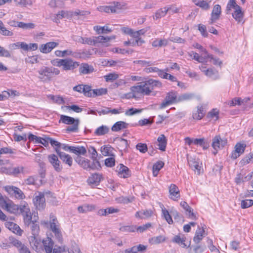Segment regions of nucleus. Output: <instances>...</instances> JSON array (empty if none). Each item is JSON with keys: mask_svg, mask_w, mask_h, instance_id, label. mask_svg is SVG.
I'll use <instances>...</instances> for the list:
<instances>
[{"mask_svg": "<svg viewBox=\"0 0 253 253\" xmlns=\"http://www.w3.org/2000/svg\"><path fill=\"white\" fill-rule=\"evenodd\" d=\"M114 148L111 146L104 145L101 147L100 151L102 154L104 156H114L115 157L113 152Z\"/></svg>", "mask_w": 253, "mask_h": 253, "instance_id": "72a5a7b5", "label": "nucleus"}, {"mask_svg": "<svg viewBox=\"0 0 253 253\" xmlns=\"http://www.w3.org/2000/svg\"><path fill=\"white\" fill-rule=\"evenodd\" d=\"M166 238L162 235L153 237L149 239V242L151 244H158L165 242Z\"/></svg>", "mask_w": 253, "mask_h": 253, "instance_id": "8fccbe9b", "label": "nucleus"}, {"mask_svg": "<svg viewBox=\"0 0 253 253\" xmlns=\"http://www.w3.org/2000/svg\"><path fill=\"white\" fill-rule=\"evenodd\" d=\"M72 153L80 155L85 156L86 153V149L84 146H73Z\"/></svg>", "mask_w": 253, "mask_h": 253, "instance_id": "09e8293b", "label": "nucleus"}, {"mask_svg": "<svg viewBox=\"0 0 253 253\" xmlns=\"http://www.w3.org/2000/svg\"><path fill=\"white\" fill-rule=\"evenodd\" d=\"M232 8L234 9V11L232 13L233 17L237 22H242L244 17V12L242 11L241 7L239 5L236 4Z\"/></svg>", "mask_w": 253, "mask_h": 253, "instance_id": "4be33fe9", "label": "nucleus"}, {"mask_svg": "<svg viewBox=\"0 0 253 253\" xmlns=\"http://www.w3.org/2000/svg\"><path fill=\"white\" fill-rule=\"evenodd\" d=\"M157 140L159 142V149L162 151H165L167 144V139L165 135L161 134L158 138Z\"/></svg>", "mask_w": 253, "mask_h": 253, "instance_id": "58836bf2", "label": "nucleus"}, {"mask_svg": "<svg viewBox=\"0 0 253 253\" xmlns=\"http://www.w3.org/2000/svg\"><path fill=\"white\" fill-rule=\"evenodd\" d=\"M122 6L120 2H115L112 5L100 6L98 9L100 11L107 13H117L119 10L122 9Z\"/></svg>", "mask_w": 253, "mask_h": 253, "instance_id": "ddd939ff", "label": "nucleus"}, {"mask_svg": "<svg viewBox=\"0 0 253 253\" xmlns=\"http://www.w3.org/2000/svg\"><path fill=\"white\" fill-rule=\"evenodd\" d=\"M168 41L166 39H155L152 43L154 47H162L165 46L168 44Z\"/></svg>", "mask_w": 253, "mask_h": 253, "instance_id": "de8ad7c7", "label": "nucleus"}, {"mask_svg": "<svg viewBox=\"0 0 253 253\" xmlns=\"http://www.w3.org/2000/svg\"><path fill=\"white\" fill-rule=\"evenodd\" d=\"M105 165L107 167H113L115 165V157L111 156L110 158H108L105 160Z\"/></svg>", "mask_w": 253, "mask_h": 253, "instance_id": "338daca9", "label": "nucleus"}, {"mask_svg": "<svg viewBox=\"0 0 253 253\" xmlns=\"http://www.w3.org/2000/svg\"><path fill=\"white\" fill-rule=\"evenodd\" d=\"M162 213L164 218L166 219L169 224H171L173 223V220L171 216L169 214V211L165 208L162 209Z\"/></svg>", "mask_w": 253, "mask_h": 253, "instance_id": "6e6d98bb", "label": "nucleus"}, {"mask_svg": "<svg viewBox=\"0 0 253 253\" xmlns=\"http://www.w3.org/2000/svg\"><path fill=\"white\" fill-rule=\"evenodd\" d=\"M227 143L226 138H221L219 135H216L212 139L211 146L215 151H218L224 148Z\"/></svg>", "mask_w": 253, "mask_h": 253, "instance_id": "6e6552de", "label": "nucleus"}, {"mask_svg": "<svg viewBox=\"0 0 253 253\" xmlns=\"http://www.w3.org/2000/svg\"><path fill=\"white\" fill-rule=\"evenodd\" d=\"M20 208H21V205L18 206L9 203H6L5 205V209L10 213H16L20 212Z\"/></svg>", "mask_w": 253, "mask_h": 253, "instance_id": "4c0bfd02", "label": "nucleus"}, {"mask_svg": "<svg viewBox=\"0 0 253 253\" xmlns=\"http://www.w3.org/2000/svg\"><path fill=\"white\" fill-rule=\"evenodd\" d=\"M219 110L216 108L212 109L207 114V117L209 118H215V120H218L219 118Z\"/></svg>", "mask_w": 253, "mask_h": 253, "instance_id": "13d9d810", "label": "nucleus"}, {"mask_svg": "<svg viewBox=\"0 0 253 253\" xmlns=\"http://www.w3.org/2000/svg\"><path fill=\"white\" fill-rule=\"evenodd\" d=\"M91 94L93 95H105L107 93V89L106 88H100L99 89H92Z\"/></svg>", "mask_w": 253, "mask_h": 253, "instance_id": "e2e57ef3", "label": "nucleus"}, {"mask_svg": "<svg viewBox=\"0 0 253 253\" xmlns=\"http://www.w3.org/2000/svg\"><path fill=\"white\" fill-rule=\"evenodd\" d=\"M39 78L43 81H47L50 80L55 75L59 74L60 71L57 69L52 67H43L39 71Z\"/></svg>", "mask_w": 253, "mask_h": 253, "instance_id": "f03ea898", "label": "nucleus"}, {"mask_svg": "<svg viewBox=\"0 0 253 253\" xmlns=\"http://www.w3.org/2000/svg\"><path fill=\"white\" fill-rule=\"evenodd\" d=\"M194 144L202 147L204 150H206L209 147V144L208 141L204 137L194 138Z\"/></svg>", "mask_w": 253, "mask_h": 253, "instance_id": "2f4dec72", "label": "nucleus"}, {"mask_svg": "<svg viewBox=\"0 0 253 253\" xmlns=\"http://www.w3.org/2000/svg\"><path fill=\"white\" fill-rule=\"evenodd\" d=\"M169 9L170 8L165 7L158 10L155 13V15L153 17V18L154 19H158L164 17Z\"/></svg>", "mask_w": 253, "mask_h": 253, "instance_id": "c03bdc74", "label": "nucleus"}, {"mask_svg": "<svg viewBox=\"0 0 253 253\" xmlns=\"http://www.w3.org/2000/svg\"><path fill=\"white\" fill-rule=\"evenodd\" d=\"M208 109V102L199 103L192 111L193 119L196 121L202 120L205 117Z\"/></svg>", "mask_w": 253, "mask_h": 253, "instance_id": "20e7f679", "label": "nucleus"}, {"mask_svg": "<svg viewBox=\"0 0 253 253\" xmlns=\"http://www.w3.org/2000/svg\"><path fill=\"white\" fill-rule=\"evenodd\" d=\"M162 85L161 82L157 80L149 79L144 82L140 83L139 85L131 86V91L133 93L149 94L153 90Z\"/></svg>", "mask_w": 253, "mask_h": 253, "instance_id": "f257e3e1", "label": "nucleus"}, {"mask_svg": "<svg viewBox=\"0 0 253 253\" xmlns=\"http://www.w3.org/2000/svg\"><path fill=\"white\" fill-rule=\"evenodd\" d=\"M186 238L184 237H181L179 235H175L173 238L172 241L178 244L182 248L187 247V245L185 243Z\"/></svg>", "mask_w": 253, "mask_h": 253, "instance_id": "37998d69", "label": "nucleus"}, {"mask_svg": "<svg viewBox=\"0 0 253 253\" xmlns=\"http://www.w3.org/2000/svg\"><path fill=\"white\" fill-rule=\"evenodd\" d=\"M206 235L204 227H200V226H198L193 238V241L196 244H198Z\"/></svg>", "mask_w": 253, "mask_h": 253, "instance_id": "393cba45", "label": "nucleus"}, {"mask_svg": "<svg viewBox=\"0 0 253 253\" xmlns=\"http://www.w3.org/2000/svg\"><path fill=\"white\" fill-rule=\"evenodd\" d=\"M244 103V99L239 97H235L232 100L228 102V105L230 106H234L237 105H241Z\"/></svg>", "mask_w": 253, "mask_h": 253, "instance_id": "5fc2aeb1", "label": "nucleus"}, {"mask_svg": "<svg viewBox=\"0 0 253 253\" xmlns=\"http://www.w3.org/2000/svg\"><path fill=\"white\" fill-rule=\"evenodd\" d=\"M136 229V226H123L120 228V230L124 232H133Z\"/></svg>", "mask_w": 253, "mask_h": 253, "instance_id": "052dcab7", "label": "nucleus"}, {"mask_svg": "<svg viewBox=\"0 0 253 253\" xmlns=\"http://www.w3.org/2000/svg\"><path fill=\"white\" fill-rule=\"evenodd\" d=\"M109 131V128L106 126H101L97 128L94 132L96 136H101L107 134Z\"/></svg>", "mask_w": 253, "mask_h": 253, "instance_id": "a18cd8bd", "label": "nucleus"}, {"mask_svg": "<svg viewBox=\"0 0 253 253\" xmlns=\"http://www.w3.org/2000/svg\"><path fill=\"white\" fill-rule=\"evenodd\" d=\"M0 34L3 36L8 37L12 36L13 35V33L7 30L1 20H0Z\"/></svg>", "mask_w": 253, "mask_h": 253, "instance_id": "49530a36", "label": "nucleus"}, {"mask_svg": "<svg viewBox=\"0 0 253 253\" xmlns=\"http://www.w3.org/2000/svg\"><path fill=\"white\" fill-rule=\"evenodd\" d=\"M5 225L6 228H7L9 230L11 231L15 234L18 235H22L23 231L16 223H14L12 222L7 221L5 223Z\"/></svg>", "mask_w": 253, "mask_h": 253, "instance_id": "a878e982", "label": "nucleus"}, {"mask_svg": "<svg viewBox=\"0 0 253 253\" xmlns=\"http://www.w3.org/2000/svg\"><path fill=\"white\" fill-rule=\"evenodd\" d=\"M44 250L46 253H51L54 242L51 238L47 237L42 241Z\"/></svg>", "mask_w": 253, "mask_h": 253, "instance_id": "bb28decb", "label": "nucleus"}, {"mask_svg": "<svg viewBox=\"0 0 253 253\" xmlns=\"http://www.w3.org/2000/svg\"><path fill=\"white\" fill-rule=\"evenodd\" d=\"M58 156L63 162L68 165L69 167L72 166L73 159L71 156L63 152H59Z\"/></svg>", "mask_w": 253, "mask_h": 253, "instance_id": "c756f323", "label": "nucleus"}, {"mask_svg": "<svg viewBox=\"0 0 253 253\" xmlns=\"http://www.w3.org/2000/svg\"><path fill=\"white\" fill-rule=\"evenodd\" d=\"M192 96H166L164 101L160 106V109H163L166 106L174 103H177L182 101L188 100L191 99Z\"/></svg>", "mask_w": 253, "mask_h": 253, "instance_id": "423d86ee", "label": "nucleus"}, {"mask_svg": "<svg viewBox=\"0 0 253 253\" xmlns=\"http://www.w3.org/2000/svg\"><path fill=\"white\" fill-rule=\"evenodd\" d=\"M253 205L252 200L246 199L241 201V207L242 209H247Z\"/></svg>", "mask_w": 253, "mask_h": 253, "instance_id": "69168bd1", "label": "nucleus"}, {"mask_svg": "<svg viewBox=\"0 0 253 253\" xmlns=\"http://www.w3.org/2000/svg\"><path fill=\"white\" fill-rule=\"evenodd\" d=\"M49 96L50 97V99L53 101V102L56 103L59 105L64 104L65 103L63 98H62L60 96Z\"/></svg>", "mask_w": 253, "mask_h": 253, "instance_id": "0e129e2a", "label": "nucleus"}, {"mask_svg": "<svg viewBox=\"0 0 253 253\" xmlns=\"http://www.w3.org/2000/svg\"><path fill=\"white\" fill-rule=\"evenodd\" d=\"M79 65L78 62L73 61L70 58L64 59L62 60V66L64 70H71L76 68Z\"/></svg>", "mask_w": 253, "mask_h": 253, "instance_id": "f3484780", "label": "nucleus"}, {"mask_svg": "<svg viewBox=\"0 0 253 253\" xmlns=\"http://www.w3.org/2000/svg\"><path fill=\"white\" fill-rule=\"evenodd\" d=\"M20 212L23 216L24 222L25 225L29 226L33 221L32 219L33 214L31 212L30 209L28 204L24 202V204L21 205Z\"/></svg>", "mask_w": 253, "mask_h": 253, "instance_id": "0eeeda50", "label": "nucleus"}, {"mask_svg": "<svg viewBox=\"0 0 253 253\" xmlns=\"http://www.w3.org/2000/svg\"><path fill=\"white\" fill-rule=\"evenodd\" d=\"M73 90L75 91L81 93L85 94L88 93V95H91V86L87 84H79L73 87Z\"/></svg>", "mask_w": 253, "mask_h": 253, "instance_id": "b1692460", "label": "nucleus"}, {"mask_svg": "<svg viewBox=\"0 0 253 253\" xmlns=\"http://www.w3.org/2000/svg\"><path fill=\"white\" fill-rule=\"evenodd\" d=\"M8 192L14 194L15 197L19 199H23L25 196L23 192L18 187L10 186L5 187Z\"/></svg>", "mask_w": 253, "mask_h": 253, "instance_id": "aec40b11", "label": "nucleus"}, {"mask_svg": "<svg viewBox=\"0 0 253 253\" xmlns=\"http://www.w3.org/2000/svg\"><path fill=\"white\" fill-rule=\"evenodd\" d=\"M92 160V162L90 163L91 169H99L101 168V165L98 160L97 159V157L91 158Z\"/></svg>", "mask_w": 253, "mask_h": 253, "instance_id": "bf43d9fd", "label": "nucleus"}, {"mask_svg": "<svg viewBox=\"0 0 253 253\" xmlns=\"http://www.w3.org/2000/svg\"><path fill=\"white\" fill-rule=\"evenodd\" d=\"M95 209V206L92 205L85 204L78 208L80 213H86Z\"/></svg>", "mask_w": 253, "mask_h": 253, "instance_id": "79ce46f5", "label": "nucleus"}, {"mask_svg": "<svg viewBox=\"0 0 253 253\" xmlns=\"http://www.w3.org/2000/svg\"><path fill=\"white\" fill-rule=\"evenodd\" d=\"M59 122L66 125H72V126H68L67 127L66 130L68 132H76L78 130L80 123L78 119H75L71 117L61 115Z\"/></svg>", "mask_w": 253, "mask_h": 253, "instance_id": "7ed1b4c3", "label": "nucleus"}, {"mask_svg": "<svg viewBox=\"0 0 253 253\" xmlns=\"http://www.w3.org/2000/svg\"><path fill=\"white\" fill-rule=\"evenodd\" d=\"M93 37L92 38L80 37L79 39V42L83 44H87L90 45H94Z\"/></svg>", "mask_w": 253, "mask_h": 253, "instance_id": "603ef678", "label": "nucleus"}, {"mask_svg": "<svg viewBox=\"0 0 253 253\" xmlns=\"http://www.w3.org/2000/svg\"><path fill=\"white\" fill-rule=\"evenodd\" d=\"M19 28H22L23 30H30L34 29L36 27L35 24L32 23H24L23 22H20L18 25Z\"/></svg>", "mask_w": 253, "mask_h": 253, "instance_id": "864d4df0", "label": "nucleus"}, {"mask_svg": "<svg viewBox=\"0 0 253 253\" xmlns=\"http://www.w3.org/2000/svg\"><path fill=\"white\" fill-rule=\"evenodd\" d=\"M28 240L30 246L36 252L39 253L42 250V245L41 244V240L39 236L32 235L28 238Z\"/></svg>", "mask_w": 253, "mask_h": 253, "instance_id": "9d476101", "label": "nucleus"}, {"mask_svg": "<svg viewBox=\"0 0 253 253\" xmlns=\"http://www.w3.org/2000/svg\"><path fill=\"white\" fill-rule=\"evenodd\" d=\"M28 139L30 141H33L36 144H41L42 139V137H38L33 134L32 133H30L28 135Z\"/></svg>", "mask_w": 253, "mask_h": 253, "instance_id": "680f3d73", "label": "nucleus"}, {"mask_svg": "<svg viewBox=\"0 0 253 253\" xmlns=\"http://www.w3.org/2000/svg\"><path fill=\"white\" fill-rule=\"evenodd\" d=\"M169 197L170 199L177 201L180 197V191L178 187L174 184H171L169 186Z\"/></svg>", "mask_w": 253, "mask_h": 253, "instance_id": "a211bd4d", "label": "nucleus"}, {"mask_svg": "<svg viewBox=\"0 0 253 253\" xmlns=\"http://www.w3.org/2000/svg\"><path fill=\"white\" fill-rule=\"evenodd\" d=\"M246 147L247 145L245 143L238 142L235 146V150L231 153V158L234 160L236 159L244 153Z\"/></svg>", "mask_w": 253, "mask_h": 253, "instance_id": "f8f14e48", "label": "nucleus"}, {"mask_svg": "<svg viewBox=\"0 0 253 253\" xmlns=\"http://www.w3.org/2000/svg\"><path fill=\"white\" fill-rule=\"evenodd\" d=\"M58 45L56 42H48L44 44H42L40 47V51L44 53L50 52L54 48Z\"/></svg>", "mask_w": 253, "mask_h": 253, "instance_id": "cd10ccee", "label": "nucleus"}, {"mask_svg": "<svg viewBox=\"0 0 253 253\" xmlns=\"http://www.w3.org/2000/svg\"><path fill=\"white\" fill-rule=\"evenodd\" d=\"M193 1L196 5L201 7L203 10H208L210 8L209 2L206 0H193Z\"/></svg>", "mask_w": 253, "mask_h": 253, "instance_id": "ea45409f", "label": "nucleus"}, {"mask_svg": "<svg viewBox=\"0 0 253 253\" xmlns=\"http://www.w3.org/2000/svg\"><path fill=\"white\" fill-rule=\"evenodd\" d=\"M164 163L163 161H159L155 163L152 168L153 175L154 177H156L159 171L164 167Z\"/></svg>", "mask_w": 253, "mask_h": 253, "instance_id": "e433bc0d", "label": "nucleus"}, {"mask_svg": "<svg viewBox=\"0 0 253 253\" xmlns=\"http://www.w3.org/2000/svg\"><path fill=\"white\" fill-rule=\"evenodd\" d=\"M115 38L116 36H112L110 37H104L103 36L93 37V41H94V45L97 43H105L109 42L111 40L115 39Z\"/></svg>", "mask_w": 253, "mask_h": 253, "instance_id": "7c9ffc66", "label": "nucleus"}, {"mask_svg": "<svg viewBox=\"0 0 253 253\" xmlns=\"http://www.w3.org/2000/svg\"><path fill=\"white\" fill-rule=\"evenodd\" d=\"M38 218V216L35 215L33 218V221L31 223L32 226L31 227V229L32 235L39 236V234L40 226L37 223Z\"/></svg>", "mask_w": 253, "mask_h": 253, "instance_id": "f704fd0d", "label": "nucleus"}, {"mask_svg": "<svg viewBox=\"0 0 253 253\" xmlns=\"http://www.w3.org/2000/svg\"><path fill=\"white\" fill-rule=\"evenodd\" d=\"M188 164L190 168L197 172L198 174L201 173V169L202 168V163L200 165V160L198 159L190 158L188 160Z\"/></svg>", "mask_w": 253, "mask_h": 253, "instance_id": "6ab92c4d", "label": "nucleus"}, {"mask_svg": "<svg viewBox=\"0 0 253 253\" xmlns=\"http://www.w3.org/2000/svg\"><path fill=\"white\" fill-rule=\"evenodd\" d=\"M75 160L82 168L84 169L89 170L91 169L90 161L84 157L80 156H78Z\"/></svg>", "mask_w": 253, "mask_h": 253, "instance_id": "412c9836", "label": "nucleus"}, {"mask_svg": "<svg viewBox=\"0 0 253 253\" xmlns=\"http://www.w3.org/2000/svg\"><path fill=\"white\" fill-rule=\"evenodd\" d=\"M118 145L121 148V151H126L129 146L127 140L122 138L119 139Z\"/></svg>", "mask_w": 253, "mask_h": 253, "instance_id": "4d7b16f0", "label": "nucleus"}, {"mask_svg": "<svg viewBox=\"0 0 253 253\" xmlns=\"http://www.w3.org/2000/svg\"><path fill=\"white\" fill-rule=\"evenodd\" d=\"M221 13V6L219 4H216L214 6L210 19V24H213L219 19Z\"/></svg>", "mask_w": 253, "mask_h": 253, "instance_id": "dca6fc26", "label": "nucleus"}, {"mask_svg": "<svg viewBox=\"0 0 253 253\" xmlns=\"http://www.w3.org/2000/svg\"><path fill=\"white\" fill-rule=\"evenodd\" d=\"M50 228L54 233L56 239L61 243L63 242V237L60 229V224L56 217L54 215H50Z\"/></svg>", "mask_w": 253, "mask_h": 253, "instance_id": "39448f33", "label": "nucleus"}, {"mask_svg": "<svg viewBox=\"0 0 253 253\" xmlns=\"http://www.w3.org/2000/svg\"><path fill=\"white\" fill-rule=\"evenodd\" d=\"M33 203L36 209L39 211L42 210L45 207V199L44 194L40 192L33 199Z\"/></svg>", "mask_w": 253, "mask_h": 253, "instance_id": "9b49d317", "label": "nucleus"}, {"mask_svg": "<svg viewBox=\"0 0 253 253\" xmlns=\"http://www.w3.org/2000/svg\"><path fill=\"white\" fill-rule=\"evenodd\" d=\"M153 214L151 210H141L135 213V217L141 219H147L151 217Z\"/></svg>", "mask_w": 253, "mask_h": 253, "instance_id": "c85d7f7f", "label": "nucleus"}, {"mask_svg": "<svg viewBox=\"0 0 253 253\" xmlns=\"http://www.w3.org/2000/svg\"><path fill=\"white\" fill-rule=\"evenodd\" d=\"M116 171L118 172V175L120 177L124 178H128L130 177L131 174V171L129 169L122 164H119V165L116 167Z\"/></svg>", "mask_w": 253, "mask_h": 253, "instance_id": "2eb2a0df", "label": "nucleus"}, {"mask_svg": "<svg viewBox=\"0 0 253 253\" xmlns=\"http://www.w3.org/2000/svg\"><path fill=\"white\" fill-rule=\"evenodd\" d=\"M49 141L51 145L54 148L55 152L58 155L59 154V152H61L60 150V148L61 147L62 144L60 142L51 138H50Z\"/></svg>", "mask_w": 253, "mask_h": 253, "instance_id": "3c124183", "label": "nucleus"}, {"mask_svg": "<svg viewBox=\"0 0 253 253\" xmlns=\"http://www.w3.org/2000/svg\"><path fill=\"white\" fill-rule=\"evenodd\" d=\"M128 124L123 121H118L115 123L111 127L113 131L117 132L128 127Z\"/></svg>", "mask_w": 253, "mask_h": 253, "instance_id": "473e14b6", "label": "nucleus"}, {"mask_svg": "<svg viewBox=\"0 0 253 253\" xmlns=\"http://www.w3.org/2000/svg\"><path fill=\"white\" fill-rule=\"evenodd\" d=\"M136 148L141 153H145L147 151L148 148L146 144L139 143L136 145Z\"/></svg>", "mask_w": 253, "mask_h": 253, "instance_id": "774afa93", "label": "nucleus"}, {"mask_svg": "<svg viewBox=\"0 0 253 253\" xmlns=\"http://www.w3.org/2000/svg\"><path fill=\"white\" fill-rule=\"evenodd\" d=\"M93 29L98 34H107L112 31V29L107 26L102 27L100 26H95L93 27Z\"/></svg>", "mask_w": 253, "mask_h": 253, "instance_id": "a19ab883", "label": "nucleus"}, {"mask_svg": "<svg viewBox=\"0 0 253 253\" xmlns=\"http://www.w3.org/2000/svg\"><path fill=\"white\" fill-rule=\"evenodd\" d=\"M94 70L93 67L87 63H83L81 65L79 71L82 74H88L92 73Z\"/></svg>", "mask_w": 253, "mask_h": 253, "instance_id": "c9c22d12", "label": "nucleus"}, {"mask_svg": "<svg viewBox=\"0 0 253 253\" xmlns=\"http://www.w3.org/2000/svg\"><path fill=\"white\" fill-rule=\"evenodd\" d=\"M47 159L56 172H60L62 170L63 166L57 155L54 154H50L48 155Z\"/></svg>", "mask_w": 253, "mask_h": 253, "instance_id": "1a4fd4ad", "label": "nucleus"}, {"mask_svg": "<svg viewBox=\"0 0 253 253\" xmlns=\"http://www.w3.org/2000/svg\"><path fill=\"white\" fill-rule=\"evenodd\" d=\"M180 205L183 208L185 211V214L189 218L196 219V216L193 212V210L191 208L185 201H182Z\"/></svg>", "mask_w": 253, "mask_h": 253, "instance_id": "5701e85b", "label": "nucleus"}, {"mask_svg": "<svg viewBox=\"0 0 253 253\" xmlns=\"http://www.w3.org/2000/svg\"><path fill=\"white\" fill-rule=\"evenodd\" d=\"M103 179L102 174L98 173L92 174L87 179V182L92 187L99 185L101 181Z\"/></svg>", "mask_w": 253, "mask_h": 253, "instance_id": "4468645a", "label": "nucleus"}]
</instances>
